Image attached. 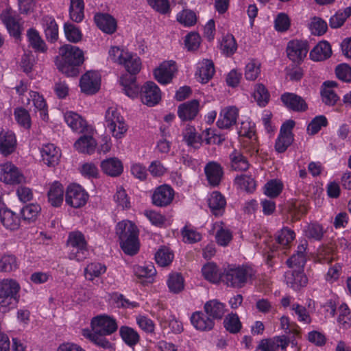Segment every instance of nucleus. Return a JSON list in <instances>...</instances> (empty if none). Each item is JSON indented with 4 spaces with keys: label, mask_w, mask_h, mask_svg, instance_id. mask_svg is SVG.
I'll list each match as a JSON object with an SVG mask.
<instances>
[{
    "label": "nucleus",
    "mask_w": 351,
    "mask_h": 351,
    "mask_svg": "<svg viewBox=\"0 0 351 351\" xmlns=\"http://www.w3.org/2000/svg\"><path fill=\"white\" fill-rule=\"evenodd\" d=\"M60 58L56 60L58 69L68 77H75L79 73V66L84 62V52L78 47L64 45L59 49Z\"/></svg>",
    "instance_id": "obj_1"
},
{
    "label": "nucleus",
    "mask_w": 351,
    "mask_h": 351,
    "mask_svg": "<svg viewBox=\"0 0 351 351\" xmlns=\"http://www.w3.org/2000/svg\"><path fill=\"white\" fill-rule=\"evenodd\" d=\"M116 233L121 241V247L125 254L134 255L138 252V230L133 222L128 220L119 222L117 225Z\"/></svg>",
    "instance_id": "obj_2"
},
{
    "label": "nucleus",
    "mask_w": 351,
    "mask_h": 351,
    "mask_svg": "<svg viewBox=\"0 0 351 351\" xmlns=\"http://www.w3.org/2000/svg\"><path fill=\"white\" fill-rule=\"evenodd\" d=\"M20 284L14 279L0 280V312L5 313L14 308L19 301Z\"/></svg>",
    "instance_id": "obj_3"
},
{
    "label": "nucleus",
    "mask_w": 351,
    "mask_h": 351,
    "mask_svg": "<svg viewBox=\"0 0 351 351\" xmlns=\"http://www.w3.org/2000/svg\"><path fill=\"white\" fill-rule=\"evenodd\" d=\"M109 59L114 63L123 65L128 72L136 74L141 68L140 58L128 50L119 47H112L109 50Z\"/></svg>",
    "instance_id": "obj_4"
},
{
    "label": "nucleus",
    "mask_w": 351,
    "mask_h": 351,
    "mask_svg": "<svg viewBox=\"0 0 351 351\" xmlns=\"http://www.w3.org/2000/svg\"><path fill=\"white\" fill-rule=\"evenodd\" d=\"M104 125L112 136L117 139L122 138L128 129L123 117L114 106H110L106 110Z\"/></svg>",
    "instance_id": "obj_5"
},
{
    "label": "nucleus",
    "mask_w": 351,
    "mask_h": 351,
    "mask_svg": "<svg viewBox=\"0 0 351 351\" xmlns=\"http://www.w3.org/2000/svg\"><path fill=\"white\" fill-rule=\"evenodd\" d=\"M104 125L112 136L117 139L122 138L128 129L123 117L114 106H110L106 110Z\"/></svg>",
    "instance_id": "obj_6"
},
{
    "label": "nucleus",
    "mask_w": 351,
    "mask_h": 351,
    "mask_svg": "<svg viewBox=\"0 0 351 351\" xmlns=\"http://www.w3.org/2000/svg\"><path fill=\"white\" fill-rule=\"evenodd\" d=\"M68 257L71 260L82 261L88 255V243L84 235L80 231L69 233L67 239Z\"/></svg>",
    "instance_id": "obj_7"
},
{
    "label": "nucleus",
    "mask_w": 351,
    "mask_h": 351,
    "mask_svg": "<svg viewBox=\"0 0 351 351\" xmlns=\"http://www.w3.org/2000/svg\"><path fill=\"white\" fill-rule=\"evenodd\" d=\"M254 276L250 267H236L229 269L222 275V281L228 286L243 287Z\"/></svg>",
    "instance_id": "obj_8"
},
{
    "label": "nucleus",
    "mask_w": 351,
    "mask_h": 351,
    "mask_svg": "<svg viewBox=\"0 0 351 351\" xmlns=\"http://www.w3.org/2000/svg\"><path fill=\"white\" fill-rule=\"evenodd\" d=\"M0 181L7 185L14 186L25 182L23 172L11 162L0 165Z\"/></svg>",
    "instance_id": "obj_9"
},
{
    "label": "nucleus",
    "mask_w": 351,
    "mask_h": 351,
    "mask_svg": "<svg viewBox=\"0 0 351 351\" xmlns=\"http://www.w3.org/2000/svg\"><path fill=\"white\" fill-rule=\"evenodd\" d=\"M88 197V194L80 185L73 184L66 189L65 202L70 206L77 208L86 204Z\"/></svg>",
    "instance_id": "obj_10"
},
{
    "label": "nucleus",
    "mask_w": 351,
    "mask_h": 351,
    "mask_svg": "<svg viewBox=\"0 0 351 351\" xmlns=\"http://www.w3.org/2000/svg\"><path fill=\"white\" fill-rule=\"evenodd\" d=\"M0 19L12 36L16 38L20 36L23 30L22 23L19 16L11 8L3 10L0 14Z\"/></svg>",
    "instance_id": "obj_11"
},
{
    "label": "nucleus",
    "mask_w": 351,
    "mask_h": 351,
    "mask_svg": "<svg viewBox=\"0 0 351 351\" xmlns=\"http://www.w3.org/2000/svg\"><path fill=\"white\" fill-rule=\"evenodd\" d=\"M91 328L93 332L103 334V335H110L117 330L118 325L113 317L101 315L92 319Z\"/></svg>",
    "instance_id": "obj_12"
},
{
    "label": "nucleus",
    "mask_w": 351,
    "mask_h": 351,
    "mask_svg": "<svg viewBox=\"0 0 351 351\" xmlns=\"http://www.w3.org/2000/svg\"><path fill=\"white\" fill-rule=\"evenodd\" d=\"M80 86L82 92L93 95L98 92L101 86V75L95 71H89L80 78Z\"/></svg>",
    "instance_id": "obj_13"
},
{
    "label": "nucleus",
    "mask_w": 351,
    "mask_h": 351,
    "mask_svg": "<svg viewBox=\"0 0 351 351\" xmlns=\"http://www.w3.org/2000/svg\"><path fill=\"white\" fill-rule=\"evenodd\" d=\"M308 44L306 41L300 40H290L287 45L286 52L290 60L300 63L305 58L308 53Z\"/></svg>",
    "instance_id": "obj_14"
},
{
    "label": "nucleus",
    "mask_w": 351,
    "mask_h": 351,
    "mask_svg": "<svg viewBox=\"0 0 351 351\" xmlns=\"http://www.w3.org/2000/svg\"><path fill=\"white\" fill-rule=\"evenodd\" d=\"M141 99L142 102L148 106H154L161 99V91L159 87L153 82H147L141 88Z\"/></svg>",
    "instance_id": "obj_15"
},
{
    "label": "nucleus",
    "mask_w": 351,
    "mask_h": 351,
    "mask_svg": "<svg viewBox=\"0 0 351 351\" xmlns=\"http://www.w3.org/2000/svg\"><path fill=\"white\" fill-rule=\"evenodd\" d=\"M174 190L167 184L160 185L155 189L152 195V202L158 207L171 204L174 198Z\"/></svg>",
    "instance_id": "obj_16"
},
{
    "label": "nucleus",
    "mask_w": 351,
    "mask_h": 351,
    "mask_svg": "<svg viewBox=\"0 0 351 351\" xmlns=\"http://www.w3.org/2000/svg\"><path fill=\"white\" fill-rule=\"evenodd\" d=\"M295 125V122L289 120L281 126L279 136L276 141L275 148L279 153L284 152L292 143L293 137L291 130Z\"/></svg>",
    "instance_id": "obj_17"
},
{
    "label": "nucleus",
    "mask_w": 351,
    "mask_h": 351,
    "mask_svg": "<svg viewBox=\"0 0 351 351\" xmlns=\"http://www.w3.org/2000/svg\"><path fill=\"white\" fill-rule=\"evenodd\" d=\"M176 71L177 66L174 61H165L154 69V75L158 83L165 85L171 82Z\"/></svg>",
    "instance_id": "obj_18"
},
{
    "label": "nucleus",
    "mask_w": 351,
    "mask_h": 351,
    "mask_svg": "<svg viewBox=\"0 0 351 351\" xmlns=\"http://www.w3.org/2000/svg\"><path fill=\"white\" fill-rule=\"evenodd\" d=\"M238 116L239 109L237 107H224L220 111L217 125L221 129H228L236 123Z\"/></svg>",
    "instance_id": "obj_19"
},
{
    "label": "nucleus",
    "mask_w": 351,
    "mask_h": 351,
    "mask_svg": "<svg viewBox=\"0 0 351 351\" xmlns=\"http://www.w3.org/2000/svg\"><path fill=\"white\" fill-rule=\"evenodd\" d=\"M280 99L287 108L293 111L303 112L308 108L304 99L295 93H285L281 95Z\"/></svg>",
    "instance_id": "obj_20"
},
{
    "label": "nucleus",
    "mask_w": 351,
    "mask_h": 351,
    "mask_svg": "<svg viewBox=\"0 0 351 351\" xmlns=\"http://www.w3.org/2000/svg\"><path fill=\"white\" fill-rule=\"evenodd\" d=\"M215 72L214 63L208 59H204L197 64L195 77L202 84L207 83L214 75Z\"/></svg>",
    "instance_id": "obj_21"
},
{
    "label": "nucleus",
    "mask_w": 351,
    "mask_h": 351,
    "mask_svg": "<svg viewBox=\"0 0 351 351\" xmlns=\"http://www.w3.org/2000/svg\"><path fill=\"white\" fill-rule=\"evenodd\" d=\"M206 179L210 185L217 186L221 182L223 176V168L217 162H209L204 167Z\"/></svg>",
    "instance_id": "obj_22"
},
{
    "label": "nucleus",
    "mask_w": 351,
    "mask_h": 351,
    "mask_svg": "<svg viewBox=\"0 0 351 351\" xmlns=\"http://www.w3.org/2000/svg\"><path fill=\"white\" fill-rule=\"evenodd\" d=\"M42 160L47 166H55L58 163L61 153L60 149L53 143L43 145L40 149Z\"/></svg>",
    "instance_id": "obj_23"
},
{
    "label": "nucleus",
    "mask_w": 351,
    "mask_h": 351,
    "mask_svg": "<svg viewBox=\"0 0 351 351\" xmlns=\"http://www.w3.org/2000/svg\"><path fill=\"white\" fill-rule=\"evenodd\" d=\"M287 284L294 290H300L307 285L308 279L303 269L288 271L285 275Z\"/></svg>",
    "instance_id": "obj_24"
},
{
    "label": "nucleus",
    "mask_w": 351,
    "mask_h": 351,
    "mask_svg": "<svg viewBox=\"0 0 351 351\" xmlns=\"http://www.w3.org/2000/svg\"><path fill=\"white\" fill-rule=\"evenodd\" d=\"M16 138L14 132L2 130L0 132V152L3 156L12 154L16 149Z\"/></svg>",
    "instance_id": "obj_25"
},
{
    "label": "nucleus",
    "mask_w": 351,
    "mask_h": 351,
    "mask_svg": "<svg viewBox=\"0 0 351 351\" xmlns=\"http://www.w3.org/2000/svg\"><path fill=\"white\" fill-rule=\"evenodd\" d=\"M199 103L194 99L180 104L178 108V115L182 121L193 119L199 111Z\"/></svg>",
    "instance_id": "obj_26"
},
{
    "label": "nucleus",
    "mask_w": 351,
    "mask_h": 351,
    "mask_svg": "<svg viewBox=\"0 0 351 351\" xmlns=\"http://www.w3.org/2000/svg\"><path fill=\"white\" fill-rule=\"evenodd\" d=\"M190 319L192 325L200 331L210 330L215 324L213 319L210 317L206 316L202 311L194 312Z\"/></svg>",
    "instance_id": "obj_27"
},
{
    "label": "nucleus",
    "mask_w": 351,
    "mask_h": 351,
    "mask_svg": "<svg viewBox=\"0 0 351 351\" xmlns=\"http://www.w3.org/2000/svg\"><path fill=\"white\" fill-rule=\"evenodd\" d=\"M94 21L97 26L105 33L111 34L117 29L116 20L108 14H96Z\"/></svg>",
    "instance_id": "obj_28"
},
{
    "label": "nucleus",
    "mask_w": 351,
    "mask_h": 351,
    "mask_svg": "<svg viewBox=\"0 0 351 351\" xmlns=\"http://www.w3.org/2000/svg\"><path fill=\"white\" fill-rule=\"evenodd\" d=\"M211 213L216 217L221 216L226 206L225 197L218 191L213 192L208 199Z\"/></svg>",
    "instance_id": "obj_29"
},
{
    "label": "nucleus",
    "mask_w": 351,
    "mask_h": 351,
    "mask_svg": "<svg viewBox=\"0 0 351 351\" xmlns=\"http://www.w3.org/2000/svg\"><path fill=\"white\" fill-rule=\"evenodd\" d=\"M64 119L68 126L73 131L82 133L85 131L87 123L82 116L73 111L64 113Z\"/></svg>",
    "instance_id": "obj_30"
},
{
    "label": "nucleus",
    "mask_w": 351,
    "mask_h": 351,
    "mask_svg": "<svg viewBox=\"0 0 351 351\" xmlns=\"http://www.w3.org/2000/svg\"><path fill=\"white\" fill-rule=\"evenodd\" d=\"M0 221L7 229L14 230L19 228L21 219L15 213L3 207L0 208Z\"/></svg>",
    "instance_id": "obj_31"
},
{
    "label": "nucleus",
    "mask_w": 351,
    "mask_h": 351,
    "mask_svg": "<svg viewBox=\"0 0 351 351\" xmlns=\"http://www.w3.org/2000/svg\"><path fill=\"white\" fill-rule=\"evenodd\" d=\"M331 54L332 49L330 44L326 41H322L310 51L309 56L313 61L319 62L329 58Z\"/></svg>",
    "instance_id": "obj_32"
},
{
    "label": "nucleus",
    "mask_w": 351,
    "mask_h": 351,
    "mask_svg": "<svg viewBox=\"0 0 351 351\" xmlns=\"http://www.w3.org/2000/svg\"><path fill=\"white\" fill-rule=\"evenodd\" d=\"M42 24L47 40L49 42L55 43L58 38V27L54 18L45 16L42 19Z\"/></svg>",
    "instance_id": "obj_33"
},
{
    "label": "nucleus",
    "mask_w": 351,
    "mask_h": 351,
    "mask_svg": "<svg viewBox=\"0 0 351 351\" xmlns=\"http://www.w3.org/2000/svg\"><path fill=\"white\" fill-rule=\"evenodd\" d=\"M101 167L106 174L112 177L119 176L123 170L121 161L117 158H110L102 161Z\"/></svg>",
    "instance_id": "obj_34"
},
{
    "label": "nucleus",
    "mask_w": 351,
    "mask_h": 351,
    "mask_svg": "<svg viewBox=\"0 0 351 351\" xmlns=\"http://www.w3.org/2000/svg\"><path fill=\"white\" fill-rule=\"evenodd\" d=\"M97 147V142L93 136L84 135L74 143V147L80 153L92 154Z\"/></svg>",
    "instance_id": "obj_35"
},
{
    "label": "nucleus",
    "mask_w": 351,
    "mask_h": 351,
    "mask_svg": "<svg viewBox=\"0 0 351 351\" xmlns=\"http://www.w3.org/2000/svg\"><path fill=\"white\" fill-rule=\"evenodd\" d=\"M206 315L214 319H221L225 312V305L217 300L207 302L204 306Z\"/></svg>",
    "instance_id": "obj_36"
},
{
    "label": "nucleus",
    "mask_w": 351,
    "mask_h": 351,
    "mask_svg": "<svg viewBox=\"0 0 351 351\" xmlns=\"http://www.w3.org/2000/svg\"><path fill=\"white\" fill-rule=\"evenodd\" d=\"M119 335L123 341L129 347L133 348L140 341V335L134 328L122 326L119 328Z\"/></svg>",
    "instance_id": "obj_37"
},
{
    "label": "nucleus",
    "mask_w": 351,
    "mask_h": 351,
    "mask_svg": "<svg viewBox=\"0 0 351 351\" xmlns=\"http://www.w3.org/2000/svg\"><path fill=\"white\" fill-rule=\"evenodd\" d=\"M27 36L29 45L35 51L41 53L47 51V47L36 29L34 28L29 29L27 32Z\"/></svg>",
    "instance_id": "obj_38"
},
{
    "label": "nucleus",
    "mask_w": 351,
    "mask_h": 351,
    "mask_svg": "<svg viewBox=\"0 0 351 351\" xmlns=\"http://www.w3.org/2000/svg\"><path fill=\"white\" fill-rule=\"evenodd\" d=\"M29 95V98L27 99V104L29 103L31 99L35 108L39 111L40 118L46 120L48 118L47 107L43 96L35 91H30Z\"/></svg>",
    "instance_id": "obj_39"
},
{
    "label": "nucleus",
    "mask_w": 351,
    "mask_h": 351,
    "mask_svg": "<svg viewBox=\"0 0 351 351\" xmlns=\"http://www.w3.org/2000/svg\"><path fill=\"white\" fill-rule=\"evenodd\" d=\"M231 168L235 171H246L250 164L243 154L237 149H234L229 156Z\"/></svg>",
    "instance_id": "obj_40"
},
{
    "label": "nucleus",
    "mask_w": 351,
    "mask_h": 351,
    "mask_svg": "<svg viewBox=\"0 0 351 351\" xmlns=\"http://www.w3.org/2000/svg\"><path fill=\"white\" fill-rule=\"evenodd\" d=\"M49 202L53 206H60L64 198L63 186L59 182L53 183L48 191Z\"/></svg>",
    "instance_id": "obj_41"
},
{
    "label": "nucleus",
    "mask_w": 351,
    "mask_h": 351,
    "mask_svg": "<svg viewBox=\"0 0 351 351\" xmlns=\"http://www.w3.org/2000/svg\"><path fill=\"white\" fill-rule=\"evenodd\" d=\"M202 273L204 278L213 283H217L222 280V275L218 267L214 263H208L202 268Z\"/></svg>",
    "instance_id": "obj_42"
},
{
    "label": "nucleus",
    "mask_w": 351,
    "mask_h": 351,
    "mask_svg": "<svg viewBox=\"0 0 351 351\" xmlns=\"http://www.w3.org/2000/svg\"><path fill=\"white\" fill-rule=\"evenodd\" d=\"M41 208L37 204H29L25 206L21 210V219L27 223L34 222L40 214Z\"/></svg>",
    "instance_id": "obj_43"
},
{
    "label": "nucleus",
    "mask_w": 351,
    "mask_h": 351,
    "mask_svg": "<svg viewBox=\"0 0 351 351\" xmlns=\"http://www.w3.org/2000/svg\"><path fill=\"white\" fill-rule=\"evenodd\" d=\"M82 335L99 347L104 349H110L112 348V343L105 337L106 335H103V334L93 331L91 332L88 329H86L83 330Z\"/></svg>",
    "instance_id": "obj_44"
},
{
    "label": "nucleus",
    "mask_w": 351,
    "mask_h": 351,
    "mask_svg": "<svg viewBox=\"0 0 351 351\" xmlns=\"http://www.w3.org/2000/svg\"><path fill=\"white\" fill-rule=\"evenodd\" d=\"M69 15L72 21L80 23L84 17V3L83 0H70Z\"/></svg>",
    "instance_id": "obj_45"
},
{
    "label": "nucleus",
    "mask_w": 351,
    "mask_h": 351,
    "mask_svg": "<svg viewBox=\"0 0 351 351\" xmlns=\"http://www.w3.org/2000/svg\"><path fill=\"white\" fill-rule=\"evenodd\" d=\"M234 184L238 189L248 193H252L256 189V182L253 178L250 176H237L234 180Z\"/></svg>",
    "instance_id": "obj_46"
},
{
    "label": "nucleus",
    "mask_w": 351,
    "mask_h": 351,
    "mask_svg": "<svg viewBox=\"0 0 351 351\" xmlns=\"http://www.w3.org/2000/svg\"><path fill=\"white\" fill-rule=\"evenodd\" d=\"M253 97L259 106L265 107L269 101L270 95L263 84H256L254 86Z\"/></svg>",
    "instance_id": "obj_47"
},
{
    "label": "nucleus",
    "mask_w": 351,
    "mask_h": 351,
    "mask_svg": "<svg viewBox=\"0 0 351 351\" xmlns=\"http://www.w3.org/2000/svg\"><path fill=\"white\" fill-rule=\"evenodd\" d=\"M215 228H218L216 232L215 239L217 243L221 246H227L232 239L231 231L222 226V223H216Z\"/></svg>",
    "instance_id": "obj_48"
},
{
    "label": "nucleus",
    "mask_w": 351,
    "mask_h": 351,
    "mask_svg": "<svg viewBox=\"0 0 351 351\" xmlns=\"http://www.w3.org/2000/svg\"><path fill=\"white\" fill-rule=\"evenodd\" d=\"M174 254L173 252L167 247H162L156 252L155 260L157 264L161 267L169 265L173 261Z\"/></svg>",
    "instance_id": "obj_49"
},
{
    "label": "nucleus",
    "mask_w": 351,
    "mask_h": 351,
    "mask_svg": "<svg viewBox=\"0 0 351 351\" xmlns=\"http://www.w3.org/2000/svg\"><path fill=\"white\" fill-rule=\"evenodd\" d=\"M350 16L351 7H347L343 10H340L330 17L329 25L332 28H339L343 25L346 20Z\"/></svg>",
    "instance_id": "obj_50"
},
{
    "label": "nucleus",
    "mask_w": 351,
    "mask_h": 351,
    "mask_svg": "<svg viewBox=\"0 0 351 351\" xmlns=\"http://www.w3.org/2000/svg\"><path fill=\"white\" fill-rule=\"evenodd\" d=\"M284 185L281 180L274 179L268 181L264 186V193L271 198L278 197L282 192Z\"/></svg>",
    "instance_id": "obj_51"
},
{
    "label": "nucleus",
    "mask_w": 351,
    "mask_h": 351,
    "mask_svg": "<svg viewBox=\"0 0 351 351\" xmlns=\"http://www.w3.org/2000/svg\"><path fill=\"white\" fill-rule=\"evenodd\" d=\"M14 116L16 123L23 128L28 130L31 127L32 121L29 112L23 108H16L14 111Z\"/></svg>",
    "instance_id": "obj_52"
},
{
    "label": "nucleus",
    "mask_w": 351,
    "mask_h": 351,
    "mask_svg": "<svg viewBox=\"0 0 351 351\" xmlns=\"http://www.w3.org/2000/svg\"><path fill=\"white\" fill-rule=\"evenodd\" d=\"M106 271V267L100 263H91L84 270V275L87 280H93Z\"/></svg>",
    "instance_id": "obj_53"
},
{
    "label": "nucleus",
    "mask_w": 351,
    "mask_h": 351,
    "mask_svg": "<svg viewBox=\"0 0 351 351\" xmlns=\"http://www.w3.org/2000/svg\"><path fill=\"white\" fill-rule=\"evenodd\" d=\"M183 138L186 143L191 147L197 148L201 144V138L193 127L188 126L183 131Z\"/></svg>",
    "instance_id": "obj_54"
},
{
    "label": "nucleus",
    "mask_w": 351,
    "mask_h": 351,
    "mask_svg": "<svg viewBox=\"0 0 351 351\" xmlns=\"http://www.w3.org/2000/svg\"><path fill=\"white\" fill-rule=\"evenodd\" d=\"M167 285L171 292L177 293L180 292L184 287V281L182 276L178 273L169 275Z\"/></svg>",
    "instance_id": "obj_55"
},
{
    "label": "nucleus",
    "mask_w": 351,
    "mask_h": 351,
    "mask_svg": "<svg viewBox=\"0 0 351 351\" xmlns=\"http://www.w3.org/2000/svg\"><path fill=\"white\" fill-rule=\"evenodd\" d=\"M18 267L16 258L10 254H0V272H10Z\"/></svg>",
    "instance_id": "obj_56"
},
{
    "label": "nucleus",
    "mask_w": 351,
    "mask_h": 351,
    "mask_svg": "<svg viewBox=\"0 0 351 351\" xmlns=\"http://www.w3.org/2000/svg\"><path fill=\"white\" fill-rule=\"evenodd\" d=\"M220 48L223 53L228 56L234 53L237 45L234 36L231 34L224 36L221 42Z\"/></svg>",
    "instance_id": "obj_57"
},
{
    "label": "nucleus",
    "mask_w": 351,
    "mask_h": 351,
    "mask_svg": "<svg viewBox=\"0 0 351 351\" xmlns=\"http://www.w3.org/2000/svg\"><path fill=\"white\" fill-rule=\"evenodd\" d=\"M261 73V63L256 60H250L245 67V77L247 80L254 81Z\"/></svg>",
    "instance_id": "obj_58"
},
{
    "label": "nucleus",
    "mask_w": 351,
    "mask_h": 351,
    "mask_svg": "<svg viewBox=\"0 0 351 351\" xmlns=\"http://www.w3.org/2000/svg\"><path fill=\"white\" fill-rule=\"evenodd\" d=\"M337 322L343 328H348L351 326V312L346 304L339 307Z\"/></svg>",
    "instance_id": "obj_59"
},
{
    "label": "nucleus",
    "mask_w": 351,
    "mask_h": 351,
    "mask_svg": "<svg viewBox=\"0 0 351 351\" xmlns=\"http://www.w3.org/2000/svg\"><path fill=\"white\" fill-rule=\"evenodd\" d=\"M178 21L186 27L194 25L197 22V16L194 12L184 10L177 14Z\"/></svg>",
    "instance_id": "obj_60"
},
{
    "label": "nucleus",
    "mask_w": 351,
    "mask_h": 351,
    "mask_svg": "<svg viewBox=\"0 0 351 351\" xmlns=\"http://www.w3.org/2000/svg\"><path fill=\"white\" fill-rule=\"evenodd\" d=\"M291 26V20L289 16L284 12L278 13L274 19V28L277 32H287Z\"/></svg>",
    "instance_id": "obj_61"
},
{
    "label": "nucleus",
    "mask_w": 351,
    "mask_h": 351,
    "mask_svg": "<svg viewBox=\"0 0 351 351\" xmlns=\"http://www.w3.org/2000/svg\"><path fill=\"white\" fill-rule=\"evenodd\" d=\"M304 231L306 237L315 240H320L324 234L323 227L317 223H311L307 225Z\"/></svg>",
    "instance_id": "obj_62"
},
{
    "label": "nucleus",
    "mask_w": 351,
    "mask_h": 351,
    "mask_svg": "<svg viewBox=\"0 0 351 351\" xmlns=\"http://www.w3.org/2000/svg\"><path fill=\"white\" fill-rule=\"evenodd\" d=\"M134 272L138 278H150L156 274V271L154 266L150 263L145 265L135 266Z\"/></svg>",
    "instance_id": "obj_63"
},
{
    "label": "nucleus",
    "mask_w": 351,
    "mask_h": 351,
    "mask_svg": "<svg viewBox=\"0 0 351 351\" xmlns=\"http://www.w3.org/2000/svg\"><path fill=\"white\" fill-rule=\"evenodd\" d=\"M295 237V232L288 228H283L277 235L278 243L283 247L287 246Z\"/></svg>",
    "instance_id": "obj_64"
}]
</instances>
